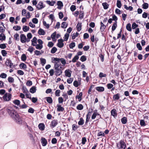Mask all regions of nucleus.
Masks as SVG:
<instances>
[{
	"mask_svg": "<svg viewBox=\"0 0 149 149\" xmlns=\"http://www.w3.org/2000/svg\"><path fill=\"white\" fill-rule=\"evenodd\" d=\"M7 111L13 120L18 124L22 123V120L18 113L15 110L12 109H8Z\"/></svg>",
	"mask_w": 149,
	"mask_h": 149,
	"instance_id": "nucleus-1",
	"label": "nucleus"
},
{
	"mask_svg": "<svg viewBox=\"0 0 149 149\" xmlns=\"http://www.w3.org/2000/svg\"><path fill=\"white\" fill-rule=\"evenodd\" d=\"M117 146L118 149H125L126 144L123 141L120 140L117 143Z\"/></svg>",
	"mask_w": 149,
	"mask_h": 149,
	"instance_id": "nucleus-2",
	"label": "nucleus"
},
{
	"mask_svg": "<svg viewBox=\"0 0 149 149\" xmlns=\"http://www.w3.org/2000/svg\"><path fill=\"white\" fill-rule=\"evenodd\" d=\"M53 62L54 63V67H59L61 64L60 63V61L59 58H52Z\"/></svg>",
	"mask_w": 149,
	"mask_h": 149,
	"instance_id": "nucleus-3",
	"label": "nucleus"
},
{
	"mask_svg": "<svg viewBox=\"0 0 149 149\" xmlns=\"http://www.w3.org/2000/svg\"><path fill=\"white\" fill-rule=\"evenodd\" d=\"M11 95L8 93H5L3 97V100L6 101H9L11 100Z\"/></svg>",
	"mask_w": 149,
	"mask_h": 149,
	"instance_id": "nucleus-4",
	"label": "nucleus"
},
{
	"mask_svg": "<svg viewBox=\"0 0 149 149\" xmlns=\"http://www.w3.org/2000/svg\"><path fill=\"white\" fill-rule=\"evenodd\" d=\"M55 70V74L56 75L59 76L62 73V70L59 68V67H54Z\"/></svg>",
	"mask_w": 149,
	"mask_h": 149,
	"instance_id": "nucleus-5",
	"label": "nucleus"
},
{
	"mask_svg": "<svg viewBox=\"0 0 149 149\" xmlns=\"http://www.w3.org/2000/svg\"><path fill=\"white\" fill-rule=\"evenodd\" d=\"M20 40L21 42L22 43H24L26 42H27V39L26 36L24 34H21L20 36Z\"/></svg>",
	"mask_w": 149,
	"mask_h": 149,
	"instance_id": "nucleus-6",
	"label": "nucleus"
},
{
	"mask_svg": "<svg viewBox=\"0 0 149 149\" xmlns=\"http://www.w3.org/2000/svg\"><path fill=\"white\" fill-rule=\"evenodd\" d=\"M57 120H54L51 122L50 124V127L53 128L56 126L58 124Z\"/></svg>",
	"mask_w": 149,
	"mask_h": 149,
	"instance_id": "nucleus-7",
	"label": "nucleus"
},
{
	"mask_svg": "<svg viewBox=\"0 0 149 149\" xmlns=\"http://www.w3.org/2000/svg\"><path fill=\"white\" fill-rule=\"evenodd\" d=\"M45 6L43 5L42 1H40L36 6V7L38 10L41 9L45 7Z\"/></svg>",
	"mask_w": 149,
	"mask_h": 149,
	"instance_id": "nucleus-8",
	"label": "nucleus"
},
{
	"mask_svg": "<svg viewBox=\"0 0 149 149\" xmlns=\"http://www.w3.org/2000/svg\"><path fill=\"white\" fill-rule=\"evenodd\" d=\"M64 73L66 77H70L71 76L72 72L70 70L68 69L65 70Z\"/></svg>",
	"mask_w": 149,
	"mask_h": 149,
	"instance_id": "nucleus-9",
	"label": "nucleus"
},
{
	"mask_svg": "<svg viewBox=\"0 0 149 149\" xmlns=\"http://www.w3.org/2000/svg\"><path fill=\"white\" fill-rule=\"evenodd\" d=\"M63 40L62 39L58 40V42L57 44V45L58 47L62 48L63 46L64 43L63 42Z\"/></svg>",
	"mask_w": 149,
	"mask_h": 149,
	"instance_id": "nucleus-10",
	"label": "nucleus"
},
{
	"mask_svg": "<svg viewBox=\"0 0 149 149\" xmlns=\"http://www.w3.org/2000/svg\"><path fill=\"white\" fill-rule=\"evenodd\" d=\"M42 145L45 146L47 143V140L44 138H42L41 139Z\"/></svg>",
	"mask_w": 149,
	"mask_h": 149,
	"instance_id": "nucleus-11",
	"label": "nucleus"
},
{
	"mask_svg": "<svg viewBox=\"0 0 149 149\" xmlns=\"http://www.w3.org/2000/svg\"><path fill=\"white\" fill-rule=\"evenodd\" d=\"M120 98V94L117 93L114 95L113 97V99L114 101H116L119 99Z\"/></svg>",
	"mask_w": 149,
	"mask_h": 149,
	"instance_id": "nucleus-12",
	"label": "nucleus"
},
{
	"mask_svg": "<svg viewBox=\"0 0 149 149\" xmlns=\"http://www.w3.org/2000/svg\"><path fill=\"white\" fill-rule=\"evenodd\" d=\"M57 110L58 111H63L64 110V108L60 105L57 104Z\"/></svg>",
	"mask_w": 149,
	"mask_h": 149,
	"instance_id": "nucleus-13",
	"label": "nucleus"
},
{
	"mask_svg": "<svg viewBox=\"0 0 149 149\" xmlns=\"http://www.w3.org/2000/svg\"><path fill=\"white\" fill-rule=\"evenodd\" d=\"M37 39L35 37H34L31 40L32 42L31 45L35 46L37 44Z\"/></svg>",
	"mask_w": 149,
	"mask_h": 149,
	"instance_id": "nucleus-14",
	"label": "nucleus"
},
{
	"mask_svg": "<svg viewBox=\"0 0 149 149\" xmlns=\"http://www.w3.org/2000/svg\"><path fill=\"white\" fill-rule=\"evenodd\" d=\"M99 114L97 112L96 110H95L93 111V113L91 116V118L92 119H95L96 117L97 116L99 115Z\"/></svg>",
	"mask_w": 149,
	"mask_h": 149,
	"instance_id": "nucleus-15",
	"label": "nucleus"
},
{
	"mask_svg": "<svg viewBox=\"0 0 149 149\" xmlns=\"http://www.w3.org/2000/svg\"><path fill=\"white\" fill-rule=\"evenodd\" d=\"M6 64L7 66L10 67V68H12V66L13 65V63H11V61L8 59L7 60Z\"/></svg>",
	"mask_w": 149,
	"mask_h": 149,
	"instance_id": "nucleus-16",
	"label": "nucleus"
},
{
	"mask_svg": "<svg viewBox=\"0 0 149 149\" xmlns=\"http://www.w3.org/2000/svg\"><path fill=\"white\" fill-rule=\"evenodd\" d=\"M81 23H78L76 26V28L77 30L78 31H81Z\"/></svg>",
	"mask_w": 149,
	"mask_h": 149,
	"instance_id": "nucleus-17",
	"label": "nucleus"
},
{
	"mask_svg": "<svg viewBox=\"0 0 149 149\" xmlns=\"http://www.w3.org/2000/svg\"><path fill=\"white\" fill-rule=\"evenodd\" d=\"M100 24L101 26L100 27V29L101 31L102 32L104 31L106 28V26L102 22H101Z\"/></svg>",
	"mask_w": 149,
	"mask_h": 149,
	"instance_id": "nucleus-18",
	"label": "nucleus"
},
{
	"mask_svg": "<svg viewBox=\"0 0 149 149\" xmlns=\"http://www.w3.org/2000/svg\"><path fill=\"white\" fill-rule=\"evenodd\" d=\"M46 2L49 5L51 6H53L56 2L54 1H46Z\"/></svg>",
	"mask_w": 149,
	"mask_h": 149,
	"instance_id": "nucleus-19",
	"label": "nucleus"
},
{
	"mask_svg": "<svg viewBox=\"0 0 149 149\" xmlns=\"http://www.w3.org/2000/svg\"><path fill=\"white\" fill-rule=\"evenodd\" d=\"M117 22H115V23L113 24L112 26V31H114L116 29L117 27Z\"/></svg>",
	"mask_w": 149,
	"mask_h": 149,
	"instance_id": "nucleus-20",
	"label": "nucleus"
},
{
	"mask_svg": "<svg viewBox=\"0 0 149 149\" xmlns=\"http://www.w3.org/2000/svg\"><path fill=\"white\" fill-rule=\"evenodd\" d=\"M38 33L40 35H44L45 34V32L43 29H40L38 30Z\"/></svg>",
	"mask_w": 149,
	"mask_h": 149,
	"instance_id": "nucleus-21",
	"label": "nucleus"
},
{
	"mask_svg": "<svg viewBox=\"0 0 149 149\" xmlns=\"http://www.w3.org/2000/svg\"><path fill=\"white\" fill-rule=\"evenodd\" d=\"M47 102L49 104H51L52 102V98L50 97H46Z\"/></svg>",
	"mask_w": 149,
	"mask_h": 149,
	"instance_id": "nucleus-22",
	"label": "nucleus"
},
{
	"mask_svg": "<svg viewBox=\"0 0 149 149\" xmlns=\"http://www.w3.org/2000/svg\"><path fill=\"white\" fill-rule=\"evenodd\" d=\"M6 36L3 33H2L0 35V40L1 41L5 40Z\"/></svg>",
	"mask_w": 149,
	"mask_h": 149,
	"instance_id": "nucleus-23",
	"label": "nucleus"
},
{
	"mask_svg": "<svg viewBox=\"0 0 149 149\" xmlns=\"http://www.w3.org/2000/svg\"><path fill=\"white\" fill-rule=\"evenodd\" d=\"M38 127L40 130H43L45 129V125L43 123H40L38 125Z\"/></svg>",
	"mask_w": 149,
	"mask_h": 149,
	"instance_id": "nucleus-24",
	"label": "nucleus"
},
{
	"mask_svg": "<svg viewBox=\"0 0 149 149\" xmlns=\"http://www.w3.org/2000/svg\"><path fill=\"white\" fill-rule=\"evenodd\" d=\"M111 115L113 116L116 115L117 112L115 109H113L111 111Z\"/></svg>",
	"mask_w": 149,
	"mask_h": 149,
	"instance_id": "nucleus-25",
	"label": "nucleus"
},
{
	"mask_svg": "<svg viewBox=\"0 0 149 149\" xmlns=\"http://www.w3.org/2000/svg\"><path fill=\"white\" fill-rule=\"evenodd\" d=\"M96 90L99 92H102L104 90V88L103 87H97L96 88Z\"/></svg>",
	"mask_w": 149,
	"mask_h": 149,
	"instance_id": "nucleus-26",
	"label": "nucleus"
},
{
	"mask_svg": "<svg viewBox=\"0 0 149 149\" xmlns=\"http://www.w3.org/2000/svg\"><path fill=\"white\" fill-rule=\"evenodd\" d=\"M27 42H28L30 41V39L32 38V35L30 33H29L27 34Z\"/></svg>",
	"mask_w": 149,
	"mask_h": 149,
	"instance_id": "nucleus-27",
	"label": "nucleus"
},
{
	"mask_svg": "<svg viewBox=\"0 0 149 149\" xmlns=\"http://www.w3.org/2000/svg\"><path fill=\"white\" fill-rule=\"evenodd\" d=\"M36 88L35 86L32 87L30 89V92L32 93H33L36 92Z\"/></svg>",
	"mask_w": 149,
	"mask_h": 149,
	"instance_id": "nucleus-28",
	"label": "nucleus"
},
{
	"mask_svg": "<svg viewBox=\"0 0 149 149\" xmlns=\"http://www.w3.org/2000/svg\"><path fill=\"white\" fill-rule=\"evenodd\" d=\"M79 126L77 125L76 124H74L72 125V130L74 131H75L77 128L79 127Z\"/></svg>",
	"mask_w": 149,
	"mask_h": 149,
	"instance_id": "nucleus-29",
	"label": "nucleus"
},
{
	"mask_svg": "<svg viewBox=\"0 0 149 149\" xmlns=\"http://www.w3.org/2000/svg\"><path fill=\"white\" fill-rule=\"evenodd\" d=\"M84 120L82 118H80L79 121L78 122V124L79 125H82L84 123Z\"/></svg>",
	"mask_w": 149,
	"mask_h": 149,
	"instance_id": "nucleus-30",
	"label": "nucleus"
},
{
	"mask_svg": "<svg viewBox=\"0 0 149 149\" xmlns=\"http://www.w3.org/2000/svg\"><path fill=\"white\" fill-rule=\"evenodd\" d=\"M35 46H36V48L37 49H41L43 47L42 45H41L40 44L36 45Z\"/></svg>",
	"mask_w": 149,
	"mask_h": 149,
	"instance_id": "nucleus-31",
	"label": "nucleus"
},
{
	"mask_svg": "<svg viewBox=\"0 0 149 149\" xmlns=\"http://www.w3.org/2000/svg\"><path fill=\"white\" fill-rule=\"evenodd\" d=\"M68 24L65 22H63L61 24V28L65 29L67 26Z\"/></svg>",
	"mask_w": 149,
	"mask_h": 149,
	"instance_id": "nucleus-32",
	"label": "nucleus"
},
{
	"mask_svg": "<svg viewBox=\"0 0 149 149\" xmlns=\"http://www.w3.org/2000/svg\"><path fill=\"white\" fill-rule=\"evenodd\" d=\"M80 84V82H78L77 81H74L73 82V85L75 87H77Z\"/></svg>",
	"mask_w": 149,
	"mask_h": 149,
	"instance_id": "nucleus-33",
	"label": "nucleus"
},
{
	"mask_svg": "<svg viewBox=\"0 0 149 149\" xmlns=\"http://www.w3.org/2000/svg\"><path fill=\"white\" fill-rule=\"evenodd\" d=\"M82 95V92L80 93L78 96L76 97V98H77L79 101H80L81 100V97Z\"/></svg>",
	"mask_w": 149,
	"mask_h": 149,
	"instance_id": "nucleus-34",
	"label": "nucleus"
},
{
	"mask_svg": "<svg viewBox=\"0 0 149 149\" xmlns=\"http://www.w3.org/2000/svg\"><path fill=\"white\" fill-rule=\"evenodd\" d=\"M57 5L58 6V9L60 8L59 6L60 7V8H61L62 7H63V6L62 2L60 1H58L57 3Z\"/></svg>",
	"mask_w": 149,
	"mask_h": 149,
	"instance_id": "nucleus-35",
	"label": "nucleus"
},
{
	"mask_svg": "<svg viewBox=\"0 0 149 149\" xmlns=\"http://www.w3.org/2000/svg\"><path fill=\"white\" fill-rule=\"evenodd\" d=\"M19 67L20 68H23L24 69L26 68V65L24 63H22L20 64Z\"/></svg>",
	"mask_w": 149,
	"mask_h": 149,
	"instance_id": "nucleus-36",
	"label": "nucleus"
},
{
	"mask_svg": "<svg viewBox=\"0 0 149 149\" xmlns=\"http://www.w3.org/2000/svg\"><path fill=\"white\" fill-rule=\"evenodd\" d=\"M79 33L77 32L76 33H74L72 35V39H74L76 37L78 36Z\"/></svg>",
	"mask_w": 149,
	"mask_h": 149,
	"instance_id": "nucleus-37",
	"label": "nucleus"
},
{
	"mask_svg": "<svg viewBox=\"0 0 149 149\" xmlns=\"http://www.w3.org/2000/svg\"><path fill=\"white\" fill-rule=\"evenodd\" d=\"M122 123L123 124H125L126 123L127 120V118L126 117H123L121 119Z\"/></svg>",
	"mask_w": 149,
	"mask_h": 149,
	"instance_id": "nucleus-38",
	"label": "nucleus"
},
{
	"mask_svg": "<svg viewBox=\"0 0 149 149\" xmlns=\"http://www.w3.org/2000/svg\"><path fill=\"white\" fill-rule=\"evenodd\" d=\"M29 27L26 26H24L23 27V30L24 32H27L29 30Z\"/></svg>",
	"mask_w": 149,
	"mask_h": 149,
	"instance_id": "nucleus-39",
	"label": "nucleus"
},
{
	"mask_svg": "<svg viewBox=\"0 0 149 149\" xmlns=\"http://www.w3.org/2000/svg\"><path fill=\"white\" fill-rule=\"evenodd\" d=\"M126 28L127 30L129 31H132V29L131 28V24L130 23L127 24L126 26Z\"/></svg>",
	"mask_w": 149,
	"mask_h": 149,
	"instance_id": "nucleus-40",
	"label": "nucleus"
},
{
	"mask_svg": "<svg viewBox=\"0 0 149 149\" xmlns=\"http://www.w3.org/2000/svg\"><path fill=\"white\" fill-rule=\"evenodd\" d=\"M83 108V106L82 104L78 105L77 107V109L79 110H81Z\"/></svg>",
	"mask_w": 149,
	"mask_h": 149,
	"instance_id": "nucleus-41",
	"label": "nucleus"
},
{
	"mask_svg": "<svg viewBox=\"0 0 149 149\" xmlns=\"http://www.w3.org/2000/svg\"><path fill=\"white\" fill-rule=\"evenodd\" d=\"M13 103H14L15 104L18 106L20 104V102L19 100H16L13 101Z\"/></svg>",
	"mask_w": 149,
	"mask_h": 149,
	"instance_id": "nucleus-42",
	"label": "nucleus"
},
{
	"mask_svg": "<svg viewBox=\"0 0 149 149\" xmlns=\"http://www.w3.org/2000/svg\"><path fill=\"white\" fill-rule=\"evenodd\" d=\"M116 5H117V7L118 8H121L122 5H121V1L120 0H117Z\"/></svg>",
	"mask_w": 149,
	"mask_h": 149,
	"instance_id": "nucleus-43",
	"label": "nucleus"
},
{
	"mask_svg": "<svg viewBox=\"0 0 149 149\" xmlns=\"http://www.w3.org/2000/svg\"><path fill=\"white\" fill-rule=\"evenodd\" d=\"M69 36V34H68L67 33H66L64 36L63 38L64 40L65 41H66L68 40V38Z\"/></svg>",
	"mask_w": 149,
	"mask_h": 149,
	"instance_id": "nucleus-44",
	"label": "nucleus"
},
{
	"mask_svg": "<svg viewBox=\"0 0 149 149\" xmlns=\"http://www.w3.org/2000/svg\"><path fill=\"white\" fill-rule=\"evenodd\" d=\"M26 56L25 54H23L22 55L21 58L22 61H25L26 59Z\"/></svg>",
	"mask_w": 149,
	"mask_h": 149,
	"instance_id": "nucleus-45",
	"label": "nucleus"
},
{
	"mask_svg": "<svg viewBox=\"0 0 149 149\" xmlns=\"http://www.w3.org/2000/svg\"><path fill=\"white\" fill-rule=\"evenodd\" d=\"M79 56H78L76 55L72 59V62L73 63L76 62L79 59Z\"/></svg>",
	"mask_w": 149,
	"mask_h": 149,
	"instance_id": "nucleus-46",
	"label": "nucleus"
},
{
	"mask_svg": "<svg viewBox=\"0 0 149 149\" xmlns=\"http://www.w3.org/2000/svg\"><path fill=\"white\" fill-rule=\"evenodd\" d=\"M124 8L127 10H129L131 11L132 10L133 8L131 6H130L128 7L125 5H124Z\"/></svg>",
	"mask_w": 149,
	"mask_h": 149,
	"instance_id": "nucleus-47",
	"label": "nucleus"
},
{
	"mask_svg": "<svg viewBox=\"0 0 149 149\" xmlns=\"http://www.w3.org/2000/svg\"><path fill=\"white\" fill-rule=\"evenodd\" d=\"M60 62H61V63L64 65H65L66 63V61L63 58H60Z\"/></svg>",
	"mask_w": 149,
	"mask_h": 149,
	"instance_id": "nucleus-48",
	"label": "nucleus"
},
{
	"mask_svg": "<svg viewBox=\"0 0 149 149\" xmlns=\"http://www.w3.org/2000/svg\"><path fill=\"white\" fill-rule=\"evenodd\" d=\"M102 4L104 9H107L108 8L109 5L107 3H104Z\"/></svg>",
	"mask_w": 149,
	"mask_h": 149,
	"instance_id": "nucleus-49",
	"label": "nucleus"
},
{
	"mask_svg": "<svg viewBox=\"0 0 149 149\" xmlns=\"http://www.w3.org/2000/svg\"><path fill=\"white\" fill-rule=\"evenodd\" d=\"M80 60L82 62L85 61L86 60V56L84 55L82 56L80 58Z\"/></svg>",
	"mask_w": 149,
	"mask_h": 149,
	"instance_id": "nucleus-50",
	"label": "nucleus"
},
{
	"mask_svg": "<svg viewBox=\"0 0 149 149\" xmlns=\"http://www.w3.org/2000/svg\"><path fill=\"white\" fill-rule=\"evenodd\" d=\"M61 91L59 90H56L55 92V95L56 96L59 97L60 96V93Z\"/></svg>",
	"mask_w": 149,
	"mask_h": 149,
	"instance_id": "nucleus-51",
	"label": "nucleus"
},
{
	"mask_svg": "<svg viewBox=\"0 0 149 149\" xmlns=\"http://www.w3.org/2000/svg\"><path fill=\"white\" fill-rule=\"evenodd\" d=\"M143 8L144 9H147L148 7V3H145L142 5Z\"/></svg>",
	"mask_w": 149,
	"mask_h": 149,
	"instance_id": "nucleus-52",
	"label": "nucleus"
},
{
	"mask_svg": "<svg viewBox=\"0 0 149 149\" xmlns=\"http://www.w3.org/2000/svg\"><path fill=\"white\" fill-rule=\"evenodd\" d=\"M40 61L41 62V64H42V65H44L46 63V61L45 59L41 58L40 59Z\"/></svg>",
	"mask_w": 149,
	"mask_h": 149,
	"instance_id": "nucleus-53",
	"label": "nucleus"
},
{
	"mask_svg": "<svg viewBox=\"0 0 149 149\" xmlns=\"http://www.w3.org/2000/svg\"><path fill=\"white\" fill-rule=\"evenodd\" d=\"M57 50V48L55 47H54L52 49L51 52L52 54H54L56 52Z\"/></svg>",
	"mask_w": 149,
	"mask_h": 149,
	"instance_id": "nucleus-54",
	"label": "nucleus"
},
{
	"mask_svg": "<svg viewBox=\"0 0 149 149\" xmlns=\"http://www.w3.org/2000/svg\"><path fill=\"white\" fill-rule=\"evenodd\" d=\"M58 102L59 103H62L63 101V99L62 97H59L58 99Z\"/></svg>",
	"mask_w": 149,
	"mask_h": 149,
	"instance_id": "nucleus-55",
	"label": "nucleus"
},
{
	"mask_svg": "<svg viewBox=\"0 0 149 149\" xmlns=\"http://www.w3.org/2000/svg\"><path fill=\"white\" fill-rule=\"evenodd\" d=\"M1 54L3 56H6L7 54V51L4 50H3L1 51Z\"/></svg>",
	"mask_w": 149,
	"mask_h": 149,
	"instance_id": "nucleus-56",
	"label": "nucleus"
},
{
	"mask_svg": "<svg viewBox=\"0 0 149 149\" xmlns=\"http://www.w3.org/2000/svg\"><path fill=\"white\" fill-rule=\"evenodd\" d=\"M13 29L16 31H18L21 29V27L19 26H16L13 27Z\"/></svg>",
	"mask_w": 149,
	"mask_h": 149,
	"instance_id": "nucleus-57",
	"label": "nucleus"
},
{
	"mask_svg": "<svg viewBox=\"0 0 149 149\" xmlns=\"http://www.w3.org/2000/svg\"><path fill=\"white\" fill-rule=\"evenodd\" d=\"M8 81L9 82L13 83L14 82V79L12 77H8Z\"/></svg>",
	"mask_w": 149,
	"mask_h": 149,
	"instance_id": "nucleus-58",
	"label": "nucleus"
},
{
	"mask_svg": "<svg viewBox=\"0 0 149 149\" xmlns=\"http://www.w3.org/2000/svg\"><path fill=\"white\" fill-rule=\"evenodd\" d=\"M73 80V78H70L67 79V82L68 84H71V83L72 81Z\"/></svg>",
	"mask_w": 149,
	"mask_h": 149,
	"instance_id": "nucleus-59",
	"label": "nucleus"
},
{
	"mask_svg": "<svg viewBox=\"0 0 149 149\" xmlns=\"http://www.w3.org/2000/svg\"><path fill=\"white\" fill-rule=\"evenodd\" d=\"M26 96V97L28 98H29V99L31 100V95L29 93V92H27V93H26V94H25Z\"/></svg>",
	"mask_w": 149,
	"mask_h": 149,
	"instance_id": "nucleus-60",
	"label": "nucleus"
},
{
	"mask_svg": "<svg viewBox=\"0 0 149 149\" xmlns=\"http://www.w3.org/2000/svg\"><path fill=\"white\" fill-rule=\"evenodd\" d=\"M43 23L44 25L45 26L47 29L49 28V24H47L46 22L45 21H43Z\"/></svg>",
	"mask_w": 149,
	"mask_h": 149,
	"instance_id": "nucleus-61",
	"label": "nucleus"
},
{
	"mask_svg": "<svg viewBox=\"0 0 149 149\" xmlns=\"http://www.w3.org/2000/svg\"><path fill=\"white\" fill-rule=\"evenodd\" d=\"M75 43L74 42H72L70 45V48L72 49L75 46Z\"/></svg>",
	"mask_w": 149,
	"mask_h": 149,
	"instance_id": "nucleus-62",
	"label": "nucleus"
},
{
	"mask_svg": "<svg viewBox=\"0 0 149 149\" xmlns=\"http://www.w3.org/2000/svg\"><path fill=\"white\" fill-rule=\"evenodd\" d=\"M7 77V74L4 73H2L0 75V77L3 78H6Z\"/></svg>",
	"mask_w": 149,
	"mask_h": 149,
	"instance_id": "nucleus-63",
	"label": "nucleus"
},
{
	"mask_svg": "<svg viewBox=\"0 0 149 149\" xmlns=\"http://www.w3.org/2000/svg\"><path fill=\"white\" fill-rule=\"evenodd\" d=\"M138 26V25L136 24L135 23H133L132 25V28L133 29H135Z\"/></svg>",
	"mask_w": 149,
	"mask_h": 149,
	"instance_id": "nucleus-64",
	"label": "nucleus"
}]
</instances>
